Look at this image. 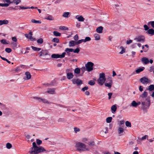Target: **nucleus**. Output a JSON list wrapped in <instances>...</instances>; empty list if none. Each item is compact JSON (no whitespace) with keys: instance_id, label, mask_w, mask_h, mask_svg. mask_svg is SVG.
Listing matches in <instances>:
<instances>
[{"instance_id":"f257e3e1","label":"nucleus","mask_w":154,"mask_h":154,"mask_svg":"<svg viewBox=\"0 0 154 154\" xmlns=\"http://www.w3.org/2000/svg\"><path fill=\"white\" fill-rule=\"evenodd\" d=\"M32 151L29 152L31 154H37L45 151L46 152L50 151L49 150H46L41 146H38L35 142L32 143V147L31 148Z\"/></svg>"},{"instance_id":"f03ea898","label":"nucleus","mask_w":154,"mask_h":154,"mask_svg":"<svg viewBox=\"0 0 154 154\" xmlns=\"http://www.w3.org/2000/svg\"><path fill=\"white\" fill-rule=\"evenodd\" d=\"M141 109L145 112H147V110L149 108L151 103L150 97H149L146 98H143L141 100Z\"/></svg>"},{"instance_id":"7ed1b4c3","label":"nucleus","mask_w":154,"mask_h":154,"mask_svg":"<svg viewBox=\"0 0 154 154\" xmlns=\"http://www.w3.org/2000/svg\"><path fill=\"white\" fill-rule=\"evenodd\" d=\"M76 147L78 150L79 151H85V147L86 146L84 144L79 142L76 144Z\"/></svg>"},{"instance_id":"20e7f679","label":"nucleus","mask_w":154,"mask_h":154,"mask_svg":"<svg viewBox=\"0 0 154 154\" xmlns=\"http://www.w3.org/2000/svg\"><path fill=\"white\" fill-rule=\"evenodd\" d=\"M94 63L91 62H88L85 64V66L86 70L88 72H90L93 70Z\"/></svg>"},{"instance_id":"39448f33","label":"nucleus","mask_w":154,"mask_h":154,"mask_svg":"<svg viewBox=\"0 0 154 154\" xmlns=\"http://www.w3.org/2000/svg\"><path fill=\"white\" fill-rule=\"evenodd\" d=\"M71 81L73 84H76L78 86H79L83 84L82 81L79 79H73Z\"/></svg>"},{"instance_id":"423d86ee","label":"nucleus","mask_w":154,"mask_h":154,"mask_svg":"<svg viewBox=\"0 0 154 154\" xmlns=\"http://www.w3.org/2000/svg\"><path fill=\"white\" fill-rule=\"evenodd\" d=\"M33 98L39 102H42L44 103L49 104L50 103L46 99H42L37 97H34Z\"/></svg>"},{"instance_id":"0eeeda50","label":"nucleus","mask_w":154,"mask_h":154,"mask_svg":"<svg viewBox=\"0 0 154 154\" xmlns=\"http://www.w3.org/2000/svg\"><path fill=\"white\" fill-rule=\"evenodd\" d=\"M140 80L143 84H147L149 82V80L148 79L145 77L141 78Z\"/></svg>"},{"instance_id":"6e6552de","label":"nucleus","mask_w":154,"mask_h":154,"mask_svg":"<svg viewBox=\"0 0 154 154\" xmlns=\"http://www.w3.org/2000/svg\"><path fill=\"white\" fill-rule=\"evenodd\" d=\"M39 57H41L42 56H45L48 54V52L47 50H42V51L39 53Z\"/></svg>"},{"instance_id":"1a4fd4ad","label":"nucleus","mask_w":154,"mask_h":154,"mask_svg":"<svg viewBox=\"0 0 154 154\" xmlns=\"http://www.w3.org/2000/svg\"><path fill=\"white\" fill-rule=\"evenodd\" d=\"M68 51L71 52H73L74 53H78L80 51V49L79 48H77L75 50L72 48H66V51Z\"/></svg>"},{"instance_id":"9d476101","label":"nucleus","mask_w":154,"mask_h":154,"mask_svg":"<svg viewBox=\"0 0 154 154\" xmlns=\"http://www.w3.org/2000/svg\"><path fill=\"white\" fill-rule=\"evenodd\" d=\"M136 39L137 42H144L145 41V38L143 36H138L137 38L134 39V40Z\"/></svg>"},{"instance_id":"9b49d317","label":"nucleus","mask_w":154,"mask_h":154,"mask_svg":"<svg viewBox=\"0 0 154 154\" xmlns=\"http://www.w3.org/2000/svg\"><path fill=\"white\" fill-rule=\"evenodd\" d=\"M141 61L145 64H146L149 62L148 58L145 57H143L141 59Z\"/></svg>"},{"instance_id":"f8f14e48","label":"nucleus","mask_w":154,"mask_h":154,"mask_svg":"<svg viewBox=\"0 0 154 154\" xmlns=\"http://www.w3.org/2000/svg\"><path fill=\"white\" fill-rule=\"evenodd\" d=\"M69 47L74 46L76 45H78L77 42L73 40H71L69 42Z\"/></svg>"},{"instance_id":"ddd939ff","label":"nucleus","mask_w":154,"mask_h":154,"mask_svg":"<svg viewBox=\"0 0 154 154\" xmlns=\"http://www.w3.org/2000/svg\"><path fill=\"white\" fill-rule=\"evenodd\" d=\"M103 29V27L102 26H100L98 27L96 29V32L99 33H102Z\"/></svg>"},{"instance_id":"4468645a","label":"nucleus","mask_w":154,"mask_h":154,"mask_svg":"<svg viewBox=\"0 0 154 154\" xmlns=\"http://www.w3.org/2000/svg\"><path fill=\"white\" fill-rule=\"evenodd\" d=\"M66 76L67 79L69 80L72 79L74 76L73 73L71 72H67L66 73Z\"/></svg>"},{"instance_id":"2eb2a0df","label":"nucleus","mask_w":154,"mask_h":154,"mask_svg":"<svg viewBox=\"0 0 154 154\" xmlns=\"http://www.w3.org/2000/svg\"><path fill=\"white\" fill-rule=\"evenodd\" d=\"M75 18L77 19L79 21L83 22L85 20V18L82 16H79L78 15L75 17Z\"/></svg>"},{"instance_id":"dca6fc26","label":"nucleus","mask_w":154,"mask_h":154,"mask_svg":"<svg viewBox=\"0 0 154 154\" xmlns=\"http://www.w3.org/2000/svg\"><path fill=\"white\" fill-rule=\"evenodd\" d=\"M55 91L54 88H50L46 92L51 94H55Z\"/></svg>"},{"instance_id":"f3484780","label":"nucleus","mask_w":154,"mask_h":154,"mask_svg":"<svg viewBox=\"0 0 154 154\" xmlns=\"http://www.w3.org/2000/svg\"><path fill=\"white\" fill-rule=\"evenodd\" d=\"M106 79L99 78L98 80L99 83L101 85H102L106 80Z\"/></svg>"},{"instance_id":"a211bd4d","label":"nucleus","mask_w":154,"mask_h":154,"mask_svg":"<svg viewBox=\"0 0 154 154\" xmlns=\"http://www.w3.org/2000/svg\"><path fill=\"white\" fill-rule=\"evenodd\" d=\"M8 20H0V25H2L3 24L6 25L8 24Z\"/></svg>"},{"instance_id":"6ab92c4d","label":"nucleus","mask_w":154,"mask_h":154,"mask_svg":"<svg viewBox=\"0 0 154 154\" xmlns=\"http://www.w3.org/2000/svg\"><path fill=\"white\" fill-rule=\"evenodd\" d=\"M51 57L53 58L57 59L60 58V54H54L51 55Z\"/></svg>"},{"instance_id":"aec40b11","label":"nucleus","mask_w":154,"mask_h":154,"mask_svg":"<svg viewBox=\"0 0 154 154\" xmlns=\"http://www.w3.org/2000/svg\"><path fill=\"white\" fill-rule=\"evenodd\" d=\"M147 92L145 91L142 94L140 95V97L142 98V99L143 98H145L147 97Z\"/></svg>"},{"instance_id":"412c9836","label":"nucleus","mask_w":154,"mask_h":154,"mask_svg":"<svg viewBox=\"0 0 154 154\" xmlns=\"http://www.w3.org/2000/svg\"><path fill=\"white\" fill-rule=\"evenodd\" d=\"M117 109V107L116 105L112 106L111 107V110L112 113H114Z\"/></svg>"},{"instance_id":"4be33fe9","label":"nucleus","mask_w":154,"mask_h":154,"mask_svg":"<svg viewBox=\"0 0 154 154\" xmlns=\"http://www.w3.org/2000/svg\"><path fill=\"white\" fill-rule=\"evenodd\" d=\"M45 19L49 20H54V19L52 16L50 15L47 16L45 18Z\"/></svg>"},{"instance_id":"5701e85b","label":"nucleus","mask_w":154,"mask_h":154,"mask_svg":"<svg viewBox=\"0 0 154 154\" xmlns=\"http://www.w3.org/2000/svg\"><path fill=\"white\" fill-rule=\"evenodd\" d=\"M112 85V82H109L108 83L105 82L104 83L105 85L108 87L109 89L111 88Z\"/></svg>"},{"instance_id":"b1692460","label":"nucleus","mask_w":154,"mask_h":154,"mask_svg":"<svg viewBox=\"0 0 154 154\" xmlns=\"http://www.w3.org/2000/svg\"><path fill=\"white\" fill-rule=\"evenodd\" d=\"M144 69L145 68L144 67H142L141 68H138L136 70V72L137 73H139L143 71Z\"/></svg>"},{"instance_id":"393cba45","label":"nucleus","mask_w":154,"mask_h":154,"mask_svg":"<svg viewBox=\"0 0 154 154\" xmlns=\"http://www.w3.org/2000/svg\"><path fill=\"white\" fill-rule=\"evenodd\" d=\"M29 34L30 35V37L29 39L32 41H36V39L35 38H34L32 37V32H29Z\"/></svg>"},{"instance_id":"a878e982","label":"nucleus","mask_w":154,"mask_h":154,"mask_svg":"<svg viewBox=\"0 0 154 154\" xmlns=\"http://www.w3.org/2000/svg\"><path fill=\"white\" fill-rule=\"evenodd\" d=\"M147 32L149 34L152 35L154 34V29H149L148 30Z\"/></svg>"},{"instance_id":"bb28decb","label":"nucleus","mask_w":154,"mask_h":154,"mask_svg":"<svg viewBox=\"0 0 154 154\" xmlns=\"http://www.w3.org/2000/svg\"><path fill=\"white\" fill-rule=\"evenodd\" d=\"M146 90H149L150 91H152L154 90V85H150L148 88H146Z\"/></svg>"},{"instance_id":"cd10ccee","label":"nucleus","mask_w":154,"mask_h":154,"mask_svg":"<svg viewBox=\"0 0 154 154\" xmlns=\"http://www.w3.org/2000/svg\"><path fill=\"white\" fill-rule=\"evenodd\" d=\"M25 75L26 76V78L27 80L30 79L31 78V75L30 72H26L25 73Z\"/></svg>"},{"instance_id":"c85d7f7f","label":"nucleus","mask_w":154,"mask_h":154,"mask_svg":"<svg viewBox=\"0 0 154 154\" xmlns=\"http://www.w3.org/2000/svg\"><path fill=\"white\" fill-rule=\"evenodd\" d=\"M130 106H132L135 107H137V102L135 100L133 101L131 104Z\"/></svg>"},{"instance_id":"c756f323","label":"nucleus","mask_w":154,"mask_h":154,"mask_svg":"<svg viewBox=\"0 0 154 154\" xmlns=\"http://www.w3.org/2000/svg\"><path fill=\"white\" fill-rule=\"evenodd\" d=\"M31 21L32 22L35 23L40 24L42 23V22L40 20H37L34 19H32L31 20Z\"/></svg>"},{"instance_id":"7c9ffc66","label":"nucleus","mask_w":154,"mask_h":154,"mask_svg":"<svg viewBox=\"0 0 154 154\" xmlns=\"http://www.w3.org/2000/svg\"><path fill=\"white\" fill-rule=\"evenodd\" d=\"M53 34L55 36H60L61 34L57 31H54L53 32Z\"/></svg>"},{"instance_id":"2f4dec72","label":"nucleus","mask_w":154,"mask_h":154,"mask_svg":"<svg viewBox=\"0 0 154 154\" xmlns=\"http://www.w3.org/2000/svg\"><path fill=\"white\" fill-rule=\"evenodd\" d=\"M32 49L34 51H38L41 50V48H37L33 46H31V47Z\"/></svg>"},{"instance_id":"473e14b6","label":"nucleus","mask_w":154,"mask_h":154,"mask_svg":"<svg viewBox=\"0 0 154 154\" xmlns=\"http://www.w3.org/2000/svg\"><path fill=\"white\" fill-rule=\"evenodd\" d=\"M81 71L80 69L78 68H76L74 70V73L77 74H79Z\"/></svg>"},{"instance_id":"72a5a7b5","label":"nucleus","mask_w":154,"mask_h":154,"mask_svg":"<svg viewBox=\"0 0 154 154\" xmlns=\"http://www.w3.org/2000/svg\"><path fill=\"white\" fill-rule=\"evenodd\" d=\"M8 42L5 39H2L0 41V42L2 43L4 45H7L8 44V43L7 42Z\"/></svg>"},{"instance_id":"f704fd0d","label":"nucleus","mask_w":154,"mask_h":154,"mask_svg":"<svg viewBox=\"0 0 154 154\" xmlns=\"http://www.w3.org/2000/svg\"><path fill=\"white\" fill-rule=\"evenodd\" d=\"M69 12H65L63 13L62 16L64 17L68 18L69 17Z\"/></svg>"},{"instance_id":"c9c22d12","label":"nucleus","mask_w":154,"mask_h":154,"mask_svg":"<svg viewBox=\"0 0 154 154\" xmlns=\"http://www.w3.org/2000/svg\"><path fill=\"white\" fill-rule=\"evenodd\" d=\"M94 37L96 40H98L100 39V35L96 33L94 34Z\"/></svg>"},{"instance_id":"e433bc0d","label":"nucleus","mask_w":154,"mask_h":154,"mask_svg":"<svg viewBox=\"0 0 154 154\" xmlns=\"http://www.w3.org/2000/svg\"><path fill=\"white\" fill-rule=\"evenodd\" d=\"M86 69V68H85V67H83L81 68L80 70L82 73L80 74V76H82L83 75Z\"/></svg>"},{"instance_id":"4c0bfd02","label":"nucleus","mask_w":154,"mask_h":154,"mask_svg":"<svg viewBox=\"0 0 154 154\" xmlns=\"http://www.w3.org/2000/svg\"><path fill=\"white\" fill-rule=\"evenodd\" d=\"M21 2V0H13L12 1L13 3L15 4L16 5L18 4Z\"/></svg>"},{"instance_id":"58836bf2","label":"nucleus","mask_w":154,"mask_h":154,"mask_svg":"<svg viewBox=\"0 0 154 154\" xmlns=\"http://www.w3.org/2000/svg\"><path fill=\"white\" fill-rule=\"evenodd\" d=\"M59 29L61 30H68L69 29L68 27L65 26H60Z\"/></svg>"},{"instance_id":"ea45409f","label":"nucleus","mask_w":154,"mask_h":154,"mask_svg":"<svg viewBox=\"0 0 154 154\" xmlns=\"http://www.w3.org/2000/svg\"><path fill=\"white\" fill-rule=\"evenodd\" d=\"M52 41L53 42H56L57 43H58L59 42V39L57 38H54L52 40Z\"/></svg>"},{"instance_id":"a19ab883","label":"nucleus","mask_w":154,"mask_h":154,"mask_svg":"<svg viewBox=\"0 0 154 154\" xmlns=\"http://www.w3.org/2000/svg\"><path fill=\"white\" fill-rule=\"evenodd\" d=\"M112 119V118L111 117H107L106 119V122L107 123H110Z\"/></svg>"},{"instance_id":"79ce46f5","label":"nucleus","mask_w":154,"mask_h":154,"mask_svg":"<svg viewBox=\"0 0 154 154\" xmlns=\"http://www.w3.org/2000/svg\"><path fill=\"white\" fill-rule=\"evenodd\" d=\"M37 43L39 45L42 44L43 42V39L42 38H40L37 40Z\"/></svg>"},{"instance_id":"37998d69","label":"nucleus","mask_w":154,"mask_h":154,"mask_svg":"<svg viewBox=\"0 0 154 154\" xmlns=\"http://www.w3.org/2000/svg\"><path fill=\"white\" fill-rule=\"evenodd\" d=\"M88 83L90 85L92 86L95 84V82L94 80H91L88 82Z\"/></svg>"},{"instance_id":"c03bdc74","label":"nucleus","mask_w":154,"mask_h":154,"mask_svg":"<svg viewBox=\"0 0 154 154\" xmlns=\"http://www.w3.org/2000/svg\"><path fill=\"white\" fill-rule=\"evenodd\" d=\"M18 7V6H16L14 8H13L12 7H9L8 8V9L9 10H17L18 9L16 8Z\"/></svg>"},{"instance_id":"a18cd8bd","label":"nucleus","mask_w":154,"mask_h":154,"mask_svg":"<svg viewBox=\"0 0 154 154\" xmlns=\"http://www.w3.org/2000/svg\"><path fill=\"white\" fill-rule=\"evenodd\" d=\"M118 133L120 134L123 132L124 130L123 128L119 127L118 129Z\"/></svg>"},{"instance_id":"49530a36","label":"nucleus","mask_w":154,"mask_h":154,"mask_svg":"<svg viewBox=\"0 0 154 154\" xmlns=\"http://www.w3.org/2000/svg\"><path fill=\"white\" fill-rule=\"evenodd\" d=\"M120 48L122 49L121 51L119 52V54H122L123 53H125V48L121 46L120 47Z\"/></svg>"},{"instance_id":"de8ad7c7","label":"nucleus","mask_w":154,"mask_h":154,"mask_svg":"<svg viewBox=\"0 0 154 154\" xmlns=\"http://www.w3.org/2000/svg\"><path fill=\"white\" fill-rule=\"evenodd\" d=\"M99 78L106 79L105 77V74L103 73H100V77Z\"/></svg>"},{"instance_id":"09e8293b","label":"nucleus","mask_w":154,"mask_h":154,"mask_svg":"<svg viewBox=\"0 0 154 154\" xmlns=\"http://www.w3.org/2000/svg\"><path fill=\"white\" fill-rule=\"evenodd\" d=\"M126 126L128 127H131V124L130 122L128 121H126L125 122Z\"/></svg>"},{"instance_id":"8fccbe9b","label":"nucleus","mask_w":154,"mask_h":154,"mask_svg":"<svg viewBox=\"0 0 154 154\" xmlns=\"http://www.w3.org/2000/svg\"><path fill=\"white\" fill-rule=\"evenodd\" d=\"M5 51L8 53H10L12 51V49L11 48H6L5 49Z\"/></svg>"},{"instance_id":"3c124183","label":"nucleus","mask_w":154,"mask_h":154,"mask_svg":"<svg viewBox=\"0 0 154 154\" xmlns=\"http://www.w3.org/2000/svg\"><path fill=\"white\" fill-rule=\"evenodd\" d=\"M0 5L2 7H7L9 6V4L8 3H0Z\"/></svg>"},{"instance_id":"603ef678","label":"nucleus","mask_w":154,"mask_h":154,"mask_svg":"<svg viewBox=\"0 0 154 154\" xmlns=\"http://www.w3.org/2000/svg\"><path fill=\"white\" fill-rule=\"evenodd\" d=\"M6 147L8 149H10L11 148L12 146V145L11 143H8L6 144Z\"/></svg>"},{"instance_id":"864d4df0","label":"nucleus","mask_w":154,"mask_h":154,"mask_svg":"<svg viewBox=\"0 0 154 154\" xmlns=\"http://www.w3.org/2000/svg\"><path fill=\"white\" fill-rule=\"evenodd\" d=\"M91 40V38L89 37H86L84 39V42H87L90 41Z\"/></svg>"},{"instance_id":"5fc2aeb1","label":"nucleus","mask_w":154,"mask_h":154,"mask_svg":"<svg viewBox=\"0 0 154 154\" xmlns=\"http://www.w3.org/2000/svg\"><path fill=\"white\" fill-rule=\"evenodd\" d=\"M36 143L38 145H40L42 143V141L41 140L37 139L36 140Z\"/></svg>"},{"instance_id":"6e6d98bb","label":"nucleus","mask_w":154,"mask_h":154,"mask_svg":"<svg viewBox=\"0 0 154 154\" xmlns=\"http://www.w3.org/2000/svg\"><path fill=\"white\" fill-rule=\"evenodd\" d=\"M88 145L90 146H94L95 145V143L94 141H90L88 143Z\"/></svg>"},{"instance_id":"4d7b16f0","label":"nucleus","mask_w":154,"mask_h":154,"mask_svg":"<svg viewBox=\"0 0 154 154\" xmlns=\"http://www.w3.org/2000/svg\"><path fill=\"white\" fill-rule=\"evenodd\" d=\"M65 119L64 118H59L58 120V122H65Z\"/></svg>"},{"instance_id":"13d9d810","label":"nucleus","mask_w":154,"mask_h":154,"mask_svg":"<svg viewBox=\"0 0 154 154\" xmlns=\"http://www.w3.org/2000/svg\"><path fill=\"white\" fill-rule=\"evenodd\" d=\"M20 7L19 9H28L29 8V7H24V6H19Z\"/></svg>"},{"instance_id":"bf43d9fd","label":"nucleus","mask_w":154,"mask_h":154,"mask_svg":"<svg viewBox=\"0 0 154 154\" xmlns=\"http://www.w3.org/2000/svg\"><path fill=\"white\" fill-rule=\"evenodd\" d=\"M21 70V69H20V67L18 66L17 67V68L15 70V72H19V71Z\"/></svg>"},{"instance_id":"052dcab7","label":"nucleus","mask_w":154,"mask_h":154,"mask_svg":"<svg viewBox=\"0 0 154 154\" xmlns=\"http://www.w3.org/2000/svg\"><path fill=\"white\" fill-rule=\"evenodd\" d=\"M4 2H7V3L9 4L13 3L12 1H11L10 0H3Z\"/></svg>"},{"instance_id":"680f3d73","label":"nucleus","mask_w":154,"mask_h":154,"mask_svg":"<svg viewBox=\"0 0 154 154\" xmlns=\"http://www.w3.org/2000/svg\"><path fill=\"white\" fill-rule=\"evenodd\" d=\"M143 27L144 28L145 30L146 31L148 30L149 29V28L146 25H144L143 26Z\"/></svg>"},{"instance_id":"e2e57ef3","label":"nucleus","mask_w":154,"mask_h":154,"mask_svg":"<svg viewBox=\"0 0 154 154\" xmlns=\"http://www.w3.org/2000/svg\"><path fill=\"white\" fill-rule=\"evenodd\" d=\"M66 54L65 52H64L62 53V54H60V58H62L64 57L65 56V55Z\"/></svg>"},{"instance_id":"0e129e2a","label":"nucleus","mask_w":154,"mask_h":154,"mask_svg":"<svg viewBox=\"0 0 154 154\" xmlns=\"http://www.w3.org/2000/svg\"><path fill=\"white\" fill-rule=\"evenodd\" d=\"M112 82V77H109L107 79L106 82Z\"/></svg>"},{"instance_id":"69168bd1","label":"nucleus","mask_w":154,"mask_h":154,"mask_svg":"<svg viewBox=\"0 0 154 154\" xmlns=\"http://www.w3.org/2000/svg\"><path fill=\"white\" fill-rule=\"evenodd\" d=\"M83 42H84V39H82L81 40H78V41H77V42L78 44H81Z\"/></svg>"},{"instance_id":"338daca9","label":"nucleus","mask_w":154,"mask_h":154,"mask_svg":"<svg viewBox=\"0 0 154 154\" xmlns=\"http://www.w3.org/2000/svg\"><path fill=\"white\" fill-rule=\"evenodd\" d=\"M74 39L75 40V41H77L78 40V39H79V37L78 36V35L77 34H76V35H75L74 37Z\"/></svg>"},{"instance_id":"774afa93","label":"nucleus","mask_w":154,"mask_h":154,"mask_svg":"<svg viewBox=\"0 0 154 154\" xmlns=\"http://www.w3.org/2000/svg\"><path fill=\"white\" fill-rule=\"evenodd\" d=\"M88 89V87L85 86L82 88V90L83 91H85V90H87Z\"/></svg>"}]
</instances>
